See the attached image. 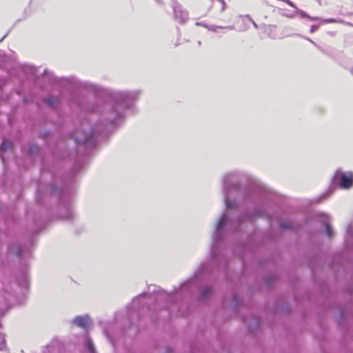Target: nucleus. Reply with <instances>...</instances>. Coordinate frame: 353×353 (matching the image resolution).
<instances>
[{
	"instance_id": "1",
	"label": "nucleus",
	"mask_w": 353,
	"mask_h": 353,
	"mask_svg": "<svg viewBox=\"0 0 353 353\" xmlns=\"http://www.w3.org/2000/svg\"><path fill=\"white\" fill-rule=\"evenodd\" d=\"M245 174L239 171L226 173L222 178V191L224 196L225 212L216 223L213 234V245L211 255L213 261H216V244L226 231L236 230L241 223L250 222L257 217L266 216V212L261 208L248 211L246 214L239 212V201L243 199L248 205L251 203L257 205L261 201V188L254 185L241 192L240 183Z\"/></svg>"
},
{
	"instance_id": "2",
	"label": "nucleus",
	"mask_w": 353,
	"mask_h": 353,
	"mask_svg": "<svg viewBox=\"0 0 353 353\" xmlns=\"http://www.w3.org/2000/svg\"><path fill=\"white\" fill-rule=\"evenodd\" d=\"M70 83L75 86L78 85L79 86L83 87L88 90L92 91L97 95H101L103 93L108 95L110 98L109 103L97 105L90 108H87L86 110L101 113L103 119L112 124H117L123 118L126 110L131 107L134 101L141 94L139 90L111 91L90 83L78 84L73 79H70Z\"/></svg>"
},
{
	"instance_id": "3",
	"label": "nucleus",
	"mask_w": 353,
	"mask_h": 353,
	"mask_svg": "<svg viewBox=\"0 0 353 353\" xmlns=\"http://www.w3.org/2000/svg\"><path fill=\"white\" fill-rule=\"evenodd\" d=\"M97 130L88 121H83L80 127L72 134V138L79 144L92 147L95 144V134Z\"/></svg>"
},
{
	"instance_id": "4",
	"label": "nucleus",
	"mask_w": 353,
	"mask_h": 353,
	"mask_svg": "<svg viewBox=\"0 0 353 353\" xmlns=\"http://www.w3.org/2000/svg\"><path fill=\"white\" fill-rule=\"evenodd\" d=\"M332 181L342 190H350L353 188V172L337 169L333 175Z\"/></svg>"
},
{
	"instance_id": "5",
	"label": "nucleus",
	"mask_w": 353,
	"mask_h": 353,
	"mask_svg": "<svg viewBox=\"0 0 353 353\" xmlns=\"http://www.w3.org/2000/svg\"><path fill=\"white\" fill-rule=\"evenodd\" d=\"M196 26L204 27L208 31L214 32V33H216V34L221 32L223 30H234V28H235L234 25L223 26H219V25H216V24H208L205 22H196Z\"/></svg>"
},
{
	"instance_id": "6",
	"label": "nucleus",
	"mask_w": 353,
	"mask_h": 353,
	"mask_svg": "<svg viewBox=\"0 0 353 353\" xmlns=\"http://www.w3.org/2000/svg\"><path fill=\"white\" fill-rule=\"evenodd\" d=\"M66 197V193L65 192H63L61 194L60 196V203L61 208L67 211L66 214L64 215V219H70L74 216L73 210L70 205V201L71 199L65 198Z\"/></svg>"
},
{
	"instance_id": "7",
	"label": "nucleus",
	"mask_w": 353,
	"mask_h": 353,
	"mask_svg": "<svg viewBox=\"0 0 353 353\" xmlns=\"http://www.w3.org/2000/svg\"><path fill=\"white\" fill-rule=\"evenodd\" d=\"M172 7L175 19L181 23L185 22L188 19V12L183 10L181 6L176 2H174Z\"/></svg>"
},
{
	"instance_id": "8",
	"label": "nucleus",
	"mask_w": 353,
	"mask_h": 353,
	"mask_svg": "<svg viewBox=\"0 0 353 353\" xmlns=\"http://www.w3.org/2000/svg\"><path fill=\"white\" fill-rule=\"evenodd\" d=\"M319 218L322 223L325 225L326 235L331 238L333 236V230L330 225V219L329 216L321 214Z\"/></svg>"
},
{
	"instance_id": "9",
	"label": "nucleus",
	"mask_w": 353,
	"mask_h": 353,
	"mask_svg": "<svg viewBox=\"0 0 353 353\" xmlns=\"http://www.w3.org/2000/svg\"><path fill=\"white\" fill-rule=\"evenodd\" d=\"M90 322V319L88 315L76 316L73 320V323L80 327L85 328Z\"/></svg>"
},
{
	"instance_id": "10",
	"label": "nucleus",
	"mask_w": 353,
	"mask_h": 353,
	"mask_svg": "<svg viewBox=\"0 0 353 353\" xmlns=\"http://www.w3.org/2000/svg\"><path fill=\"white\" fill-rule=\"evenodd\" d=\"M301 15L302 17H307L310 20H315V21H321L322 23H344V21L342 19H327L324 20H321L319 17H311L308 16L306 13L301 12Z\"/></svg>"
},
{
	"instance_id": "11",
	"label": "nucleus",
	"mask_w": 353,
	"mask_h": 353,
	"mask_svg": "<svg viewBox=\"0 0 353 353\" xmlns=\"http://www.w3.org/2000/svg\"><path fill=\"white\" fill-rule=\"evenodd\" d=\"M345 242L350 246L353 244V223L349 224L347 227Z\"/></svg>"
},
{
	"instance_id": "12",
	"label": "nucleus",
	"mask_w": 353,
	"mask_h": 353,
	"mask_svg": "<svg viewBox=\"0 0 353 353\" xmlns=\"http://www.w3.org/2000/svg\"><path fill=\"white\" fill-rule=\"evenodd\" d=\"M207 270H208L207 265L205 264H203L201 266L198 272H196L195 274L196 279H199V278L203 276V274H204V272L205 271H207Z\"/></svg>"
},
{
	"instance_id": "13",
	"label": "nucleus",
	"mask_w": 353,
	"mask_h": 353,
	"mask_svg": "<svg viewBox=\"0 0 353 353\" xmlns=\"http://www.w3.org/2000/svg\"><path fill=\"white\" fill-rule=\"evenodd\" d=\"M46 102L48 103L50 106L54 107L57 104V99L54 97H48L47 99H46Z\"/></svg>"
},
{
	"instance_id": "14",
	"label": "nucleus",
	"mask_w": 353,
	"mask_h": 353,
	"mask_svg": "<svg viewBox=\"0 0 353 353\" xmlns=\"http://www.w3.org/2000/svg\"><path fill=\"white\" fill-rule=\"evenodd\" d=\"M11 148V143L5 140L3 141V143H1V146H0V150L1 152H3V151H6L8 149L10 148Z\"/></svg>"
},
{
	"instance_id": "15",
	"label": "nucleus",
	"mask_w": 353,
	"mask_h": 353,
	"mask_svg": "<svg viewBox=\"0 0 353 353\" xmlns=\"http://www.w3.org/2000/svg\"><path fill=\"white\" fill-rule=\"evenodd\" d=\"M85 345L90 353H95L94 345L90 339H88L86 340Z\"/></svg>"
},
{
	"instance_id": "16",
	"label": "nucleus",
	"mask_w": 353,
	"mask_h": 353,
	"mask_svg": "<svg viewBox=\"0 0 353 353\" xmlns=\"http://www.w3.org/2000/svg\"><path fill=\"white\" fill-rule=\"evenodd\" d=\"M6 348V340L4 336L0 333V350Z\"/></svg>"
},
{
	"instance_id": "17",
	"label": "nucleus",
	"mask_w": 353,
	"mask_h": 353,
	"mask_svg": "<svg viewBox=\"0 0 353 353\" xmlns=\"http://www.w3.org/2000/svg\"><path fill=\"white\" fill-rule=\"evenodd\" d=\"M332 192V189L330 188V190H328L323 195H322L318 200L319 202L321 201L322 200H323L325 198L327 197L328 196H330Z\"/></svg>"
},
{
	"instance_id": "18",
	"label": "nucleus",
	"mask_w": 353,
	"mask_h": 353,
	"mask_svg": "<svg viewBox=\"0 0 353 353\" xmlns=\"http://www.w3.org/2000/svg\"><path fill=\"white\" fill-rule=\"evenodd\" d=\"M281 227L283 228H292V223L291 222H282Z\"/></svg>"
},
{
	"instance_id": "19",
	"label": "nucleus",
	"mask_w": 353,
	"mask_h": 353,
	"mask_svg": "<svg viewBox=\"0 0 353 353\" xmlns=\"http://www.w3.org/2000/svg\"><path fill=\"white\" fill-rule=\"evenodd\" d=\"M211 292V289L210 288H205L202 292H201V295L204 298L208 294H210V292Z\"/></svg>"
},
{
	"instance_id": "20",
	"label": "nucleus",
	"mask_w": 353,
	"mask_h": 353,
	"mask_svg": "<svg viewBox=\"0 0 353 353\" xmlns=\"http://www.w3.org/2000/svg\"><path fill=\"white\" fill-rule=\"evenodd\" d=\"M14 252L17 256H21L22 253V248H18L17 250Z\"/></svg>"
},
{
	"instance_id": "21",
	"label": "nucleus",
	"mask_w": 353,
	"mask_h": 353,
	"mask_svg": "<svg viewBox=\"0 0 353 353\" xmlns=\"http://www.w3.org/2000/svg\"><path fill=\"white\" fill-rule=\"evenodd\" d=\"M319 28V26H316V25H314V26H311V28H310V32L313 33L315 31H316Z\"/></svg>"
},
{
	"instance_id": "22",
	"label": "nucleus",
	"mask_w": 353,
	"mask_h": 353,
	"mask_svg": "<svg viewBox=\"0 0 353 353\" xmlns=\"http://www.w3.org/2000/svg\"><path fill=\"white\" fill-rule=\"evenodd\" d=\"M283 15L289 17V18H293L295 16V14H290V13H283Z\"/></svg>"
},
{
	"instance_id": "23",
	"label": "nucleus",
	"mask_w": 353,
	"mask_h": 353,
	"mask_svg": "<svg viewBox=\"0 0 353 353\" xmlns=\"http://www.w3.org/2000/svg\"><path fill=\"white\" fill-rule=\"evenodd\" d=\"M22 286L26 288L28 285V281L26 279H24L23 283H21Z\"/></svg>"
},
{
	"instance_id": "24",
	"label": "nucleus",
	"mask_w": 353,
	"mask_h": 353,
	"mask_svg": "<svg viewBox=\"0 0 353 353\" xmlns=\"http://www.w3.org/2000/svg\"><path fill=\"white\" fill-rule=\"evenodd\" d=\"M223 6L222 7V10H225V3L224 1V0H218Z\"/></svg>"
},
{
	"instance_id": "25",
	"label": "nucleus",
	"mask_w": 353,
	"mask_h": 353,
	"mask_svg": "<svg viewBox=\"0 0 353 353\" xmlns=\"http://www.w3.org/2000/svg\"><path fill=\"white\" fill-rule=\"evenodd\" d=\"M244 17H245V18H246V19H248L250 22H252V21H253V19H252V17H251L250 15H248V14H247V15L244 16Z\"/></svg>"
},
{
	"instance_id": "26",
	"label": "nucleus",
	"mask_w": 353,
	"mask_h": 353,
	"mask_svg": "<svg viewBox=\"0 0 353 353\" xmlns=\"http://www.w3.org/2000/svg\"><path fill=\"white\" fill-rule=\"evenodd\" d=\"M252 23L253 24V26L255 28H258V25L254 22V20L252 21Z\"/></svg>"
},
{
	"instance_id": "27",
	"label": "nucleus",
	"mask_w": 353,
	"mask_h": 353,
	"mask_svg": "<svg viewBox=\"0 0 353 353\" xmlns=\"http://www.w3.org/2000/svg\"><path fill=\"white\" fill-rule=\"evenodd\" d=\"M104 333H105V334L106 335V336H107L108 339H110V336H109L108 333L106 331H104Z\"/></svg>"
},
{
	"instance_id": "28",
	"label": "nucleus",
	"mask_w": 353,
	"mask_h": 353,
	"mask_svg": "<svg viewBox=\"0 0 353 353\" xmlns=\"http://www.w3.org/2000/svg\"><path fill=\"white\" fill-rule=\"evenodd\" d=\"M308 41H310L311 43H312L313 44L316 45V43H315L313 41H312V40H310V39H308Z\"/></svg>"
},
{
	"instance_id": "29",
	"label": "nucleus",
	"mask_w": 353,
	"mask_h": 353,
	"mask_svg": "<svg viewBox=\"0 0 353 353\" xmlns=\"http://www.w3.org/2000/svg\"><path fill=\"white\" fill-rule=\"evenodd\" d=\"M3 314H4V312H0V316L3 315Z\"/></svg>"
},
{
	"instance_id": "30",
	"label": "nucleus",
	"mask_w": 353,
	"mask_h": 353,
	"mask_svg": "<svg viewBox=\"0 0 353 353\" xmlns=\"http://www.w3.org/2000/svg\"><path fill=\"white\" fill-rule=\"evenodd\" d=\"M346 23V24H347V25H350V26H352L350 23H347H347Z\"/></svg>"
},
{
	"instance_id": "31",
	"label": "nucleus",
	"mask_w": 353,
	"mask_h": 353,
	"mask_svg": "<svg viewBox=\"0 0 353 353\" xmlns=\"http://www.w3.org/2000/svg\"><path fill=\"white\" fill-rule=\"evenodd\" d=\"M157 2H160V0H156Z\"/></svg>"
}]
</instances>
